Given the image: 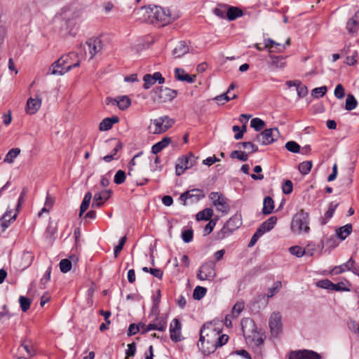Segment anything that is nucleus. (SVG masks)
Here are the masks:
<instances>
[{
	"label": "nucleus",
	"instance_id": "f8f14e48",
	"mask_svg": "<svg viewBox=\"0 0 359 359\" xmlns=\"http://www.w3.org/2000/svg\"><path fill=\"white\" fill-rule=\"evenodd\" d=\"M269 327L273 335L278 334L282 330V317L280 313L273 312L269 318Z\"/></svg>",
	"mask_w": 359,
	"mask_h": 359
},
{
	"label": "nucleus",
	"instance_id": "412c9836",
	"mask_svg": "<svg viewBox=\"0 0 359 359\" xmlns=\"http://www.w3.org/2000/svg\"><path fill=\"white\" fill-rule=\"evenodd\" d=\"M150 133L153 134H161L165 133V127L163 125V119L161 117L152 121V124L149 127Z\"/></svg>",
	"mask_w": 359,
	"mask_h": 359
},
{
	"label": "nucleus",
	"instance_id": "9b49d317",
	"mask_svg": "<svg viewBox=\"0 0 359 359\" xmlns=\"http://www.w3.org/2000/svg\"><path fill=\"white\" fill-rule=\"evenodd\" d=\"M170 337L173 342H179L182 340V323L177 318H174L170 324Z\"/></svg>",
	"mask_w": 359,
	"mask_h": 359
},
{
	"label": "nucleus",
	"instance_id": "0e129e2a",
	"mask_svg": "<svg viewBox=\"0 0 359 359\" xmlns=\"http://www.w3.org/2000/svg\"><path fill=\"white\" fill-rule=\"evenodd\" d=\"M27 189L24 187L22 189V191L20 194V196L18 200V204H17V206H16V211L18 212L21 205H22V203H24V201H25V196L27 195Z\"/></svg>",
	"mask_w": 359,
	"mask_h": 359
},
{
	"label": "nucleus",
	"instance_id": "774afa93",
	"mask_svg": "<svg viewBox=\"0 0 359 359\" xmlns=\"http://www.w3.org/2000/svg\"><path fill=\"white\" fill-rule=\"evenodd\" d=\"M138 332H140L139 325L132 323L129 325L128 330V336L134 335V334H137Z\"/></svg>",
	"mask_w": 359,
	"mask_h": 359
},
{
	"label": "nucleus",
	"instance_id": "ddd939ff",
	"mask_svg": "<svg viewBox=\"0 0 359 359\" xmlns=\"http://www.w3.org/2000/svg\"><path fill=\"white\" fill-rule=\"evenodd\" d=\"M203 197H204V195L203 194L202 191L196 189L183 193L180 196V198L183 201L184 205H187V201L188 200H190L191 203L198 202Z\"/></svg>",
	"mask_w": 359,
	"mask_h": 359
},
{
	"label": "nucleus",
	"instance_id": "4be33fe9",
	"mask_svg": "<svg viewBox=\"0 0 359 359\" xmlns=\"http://www.w3.org/2000/svg\"><path fill=\"white\" fill-rule=\"evenodd\" d=\"M175 78L181 81H186L189 83H192L194 82L196 76H191L188 74H186L184 70L180 68H176L175 69Z\"/></svg>",
	"mask_w": 359,
	"mask_h": 359
},
{
	"label": "nucleus",
	"instance_id": "f704fd0d",
	"mask_svg": "<svg viewBox=\"0 0 359 359\" xmlns=\"http://www.w3.org/2000/svg\"><path fill=\"white\" fill-rule=\"evenodd\" d=\"M359 27V15L356 13L352 18H351L346 25V28L349 32H355Z\"/></svg>",
	"mask_w": 359,
	"mask_h": 359
},
{
	"label": "nucleus",
	"instance_id": "338daca9",
	"mask_svg": "<svg viewBox=\"0 0 359 359\" xmlns=\"http://www.w3.org/2000/svg\"><path fill=\"white\" fill-rule=\"evenodd\" d=\"M21 346L25 349L27 355L30 357H33L36 354V350L32 346L25 344V342L21 344Z\"/></svg>",
	"mask_w": 359,
	"mask_h": 359
},
{
	"label": "nucleus",
	"instance_id": "680f3d73",
	"mask_svg": "<svg viewBox=\"0 0 359 359\" xmlns=\"http://www.w3.org/2000/svg\"><path fill=\"white\" fill-rule=\"evenodd\" d=\"M331 290L342 292V291H349L350 290L345 286V284L343 282H339L336 284L332 283V286Z\"/></svg>",
	"mask_w": 359,
	"mask_h": 359
},
{
	"label": "nucleus",
	"instance_id": "a211bd4d",
	"mask_svg": "<svg viewBox=\"0 0 359 359\" xmlns=\"http://www.w3.org/2000/svg\"><path fill=\"white\" fill-rule=\"evenodd\" d=\"M41 106V99L39 95H36V97H29L26 104L25 111L27 114L33 115L35 114Z\"/></svg>",
	"mask_w": 359,
	"mask_h": 359
},
{
	"label": "nucleus",
	"instance_id": "2eb2a0df",
	"mask_svg": "<svg viewBox=\"0 0 359 359\" xmlns=\"http://www.w3.org/2000/svg\"><path fill=\"white\" fill-rule=\"evenodd\" d=\"M111 191L109 189L102 190L100 192L96 193L94 196L92 207L100 208L104 203L111 197Z\"/></svg>",
	"mask_w": 359,
	"mask_h": 359
},
{
	"label": "nucleus",
	"instance_id": "69168bd1",
	"mask_svg": "<svg viewBox=\"0 0 359 359\" xmlns=\"http://www.w3.org/2000/svg\"><path fill=\"white\" fill-rule=\"evenodd\" d=\"M296 87L297 93L299 97H304L307 95V88L305 86L302 85L300 81L299 82V83H297V86Z\"/></svg>",
	"mask_w": 359,
	"mask_h": 359
},
{
	"label": "nucleus",
	"instance_id": "473e14b6",
	"mask_svg": "<svg viewBox=\"0 0 359 359\" xmlns=\"http://www.w3.org/2000/svg\"><path fill=\"white\" fill-rule=\"evenodd\" d=\"M288 250L290 254L297 257H302L304 255L312 256L313 254V248H308L307 250H306V248H288Z\"/></svg>",
	"mask_w": 359,
	"mask_h": 359
},
{
	"label": "nucleus",
	"instance_id": "6e6d98bb",
	"mask_svg": "<svg viewBox=\"0 0 359 359\" xmlns=\"http://www.w3.org/2000/svg\"><path fill=\"white\" fill-rule=\"evenodd\" d=\"M327 87L322 86L316 88L312 90V95L316 98L323 97L327 93Z\"/></svg>",
	"mask_w": 359,
	"mask_h": 359
},
{
	"label": "nucleus",
	"instance_id": "0eeeda50",
	"mask_svg": "<svg viewBox=\"0 0 359 359\" xmlns=\"http://www.w3.org/2000/svg\"><path fill=\"white\" fill-rule=\"evenodd\" d=\"M153 99L154 101L165 102L174 99L177 94V90L168 88L160 87L156 88L154 91Z\"/></svg>",
	"mask_w": 359,
	"mask_h": 359
},
{
	"label": "nucleus",
	"instance_id": "052dcab7",
	"mask_svg": "<svg viewBox=\"0 0 359 359\" xmlns=\"http://www.w3.org/2000/svg\"><path fill=\"white\" fill-rule=\"evenodd\" d=\"M136 353V344L132 342L128 345V349L126 351V358L128 357H133Z\"/></svg>",
	"mask_w": 359,
	"mask_h": 359
},
{
	"label": "nucleus",
	"instance_id": "1a4fd4ad",
	"mask_svg": "<svg viewBox=\"0 0 359 359\" xmlns=\"http://www.w3.org/2000/svg\"><path fill=\"white\" fill-rule=\"evenodd\" d=\"M209 198L211 200L212 205L218 211L223 213L228 212L229 207L227 204V199L221 193L211 192L209 195Z\"/></svg>",
	"mask_w": 359,
	"mask_h": 359
},
{
	"label": "nucleus",
	"instance_id": "f03ea898",
	"mask_svg": "<svg viewBox=\"0 0 359 359\" xmlns=\"http://www.w3.org/2000/svg\"><path fill=\"white\" fill-rule=\"evenodd\" d=\"M67 57H61L55 61L50 67L47 74L50 75H63L66 72L70 71L74 67L80 65V60L78 59L76 62L72 65H67Z\"/></svg>",
	"mask_w": 359,
	"mask_h": 359
},
{
	"label": "nucleus",
	"instance_id": "f3484780",
	"mask_svg": "<svg viewBox=\"0 0 359 359\" xmlns=\"http://www.w3.org/2000/svg\"><path fill=\"white\" fill-rule=\"evenodd\" d=\"M288 359H320V355L314 351L304 350L292 351Z\"/></svg>",
	"mask_w": 359,
	"mask_h": 359
},
{
	"label": "nucleus",
	"instance_id": "c9c22d12",
	"mask_svg": "<svg viewBox=\"0 0 359 359\" xmlns=\"http://www.w3.org/2000/svg\"><path fill=\"white\" fill-rule=\"evenodd\" d=\"M91 199L92 194L90 192H87L84 196L83 200L80 207L79 217H81L82 215L88 208Z\"/></svg>",
	"mask_w": 359,
	"mask_h": 359
},
{
	"label": "nucleus",
	"instance_id": "c03bdc74",
	"mask_svg": "<svg viewBox=\"0 0 359 359\" xmlns=\"http://www.w3.org/2000/svg\"><path fill=\"white\" fill-rule=\"evenodd\" d=\"M72 261L68 259H62L59 264L60 271L62 273H67L72 269Z\"/></svg>",
	"mask_w": 359,
	"mask_h": 359
},
{
	"label": "nucleus",
	"instance_id": "dca6fc26",
	"mask_svg": "<svg viewBox=\"0 0 359 359\" xmlns=\"http://www.w3.org/2000/svg\"><path fill=\"white\" fill-rule=\"evenodd\" d=\"M86 43L88 47L90 59H92L95 55L98 54L102 49V43L100 38H90Z\"/></svg>",
	"mask_w": 359,
	"mask_h": 359
},
{
	"label": "nucleus",
	"instance_id": "4c0bfd02",
	"mask_svg": "<svg viewBox=\"0 0 359 359\" xmlns=\"http://www.w3.org/2000/svg\"><path fill=\"white\" fill-rule=\"evenodd\" d=\"M213 215V210L211 208H207L197 213L196 217V219L200 220H208Z\"/></svg>",
	"mask_w": 359,
	"mask_h": 359
},
{
	"label": "nucleus",
	"instance_id": "2f4dec72",
	"mask_svg": "<svg viewBox=\"0 0 359 359\" xmlns=\"http://www.w3.org/2000/svg\"><path fill=\"white\" fill-rule=\"evenodd\" d=\"M273 208V200L270 196H266L264 199L262 212L264 215H269L272 212Z\"/></svg>",
	"mask_w": 359,
	"mask_h": 359
},
{
	"label": "nucleus",
	"instance_id": "8fccbe9b",
	"mask_svg": "<svg viewBox=\"0 0 359 359\" xmlns=\"http://www.w3.org/2000/svg\"><path fill=\"white\" fill-rule=\"evenodd\" d=\"M229 93H225L222 95H219L214 98L215 100L222 102V104H224V102H227L231 100H234L237 98V95L236 94H233L232 97H229L228 95Z\"/></svg>",
	"mask_w": 359,
	"mask_h": 359
},
{
	"label": "nucleus",
	"instance_id": "e433bc0d",
	"mask_svg": "<svg viewBox=\"0 0 359 359\" xmlns=\"http://www.w3.org/2000/svg\"><path fill=\"white\" fill-rule=\"evenodd\" d=\"M20 149L19 148H13L6 154L4 162L12 163L14 159L20 154Z\"/></svg>",
	"mask_w": 359,
	"mask_h": 359
},
{
	"label": "nucleus",
	"instance_id": "4d7b16f0",
	"mask_svg": "<svg viewBox=\"0 0 359 359\" xmlns=\"http://www.w3.org/2000/svg\"><path fill=\"white\" fill-rule=\"evenodd\" d=\"M316 285L318 287L331 290L332 286V282H331L330 280H327V279L321 280L316 283Z\"/></svg>",
	"mask_w": 359,
	"mask_h": 359
},
{
	"label": "nucleus",
	"instance_id": "09e8293b",
	"mask_svg": "<svg viewBox=\"0 0 359 359\" xmlns=\"http://www.w3.org/2000/svg\"><path fill=\"white\" fill-rule=\"evenodd\" d=\"M231 158H237L242 161H246L248 159V155L242 151H233L230 154Z\"/></svg>",
	"mask_w": 359,
	"mask_h": 359
},
{
	"label": "nucleus",
	"instance_id": "423d86ee",
	"mask_svg": "<svg viewBox=\"0 0 359 359\" xmlns=\"http://www.w3.org/2000/svg\"><path fill=\"white\" fill-rule=\"evenodd\" d=\"M215 276V264L214 262H208L200 267L196 277L201 280H212Z\"/></svg>",
	"mask_w": 359,
	"mask_h": 359
},
{
	"label": "nucleus",
	"instance_id": "393cba45",
	"mask_svg": "<svg viewBox=\"0 0 359 359\" xmlns=\"http://www.w3.org/2000/svg\"><path fill=\"white\" fill-rule=\"evenodd\" d=\"M269 58L271 60L269 62L270 66L274 69H283L285 67V57L282 56H275V55H269Z\"/></svg>",
	"mask_w": 359,
	"mask_h": 359
},
{
	"label": "nucleus",
	"instance_id": "a878e982",
	"mask_svg": "<svg viewBox=\"0 0 359 359\" xmlns=\"http://www.w3.org/2000/svg\"><path fill=\"white\" fill-rule=\"evenodd\" d=\"M234 222V219H229L223 228L217 233L215 239L222 240L228 236L231 233V223Z\"/></svg>",
	"mask_w": 359,
	"mask_h": 359
},
{
	"label": "nucleus",
	"instance_id": "ea45409f",
	"mask_svg": "<svg viewBox=\"0 0 359 359\" xmlns=\"http://www.w3.org/2000/svg\"><path fill=\"white\" fill-rule=\"evenodd\" d=\"M357 104L358 102L355 97L351 94H348L346 100L345 109L348 111L353 110L356 108Z\"/></svg>",
	"mask_w": 359,
	"mask_h": 359
},
{
	"label": "nucleus",
	"instance_id": "3c124183",
	"mask_svg": "<svg viewBox=\"0 0 359 359\" xmlns=\"http://www.w3.org/2000/svg\"><path fill=\"white\" fill-rule=\"evenodd\" d=\"M194 231L191 229H184L182 231V238L184 243H189L192 241Z\"/></svg>",
	"mask_w": 359,
	"mask_h": 359
},
{
	"label": "nucleus",
	"instance_id": "79ce46f5",
	"mask_svg": "<svg viewBox=\"0 0 359 359\" xmlns=\"http://www.w3.org/2000/svg\"><path fill=\"white\" fill-rule=\"evenodd\" d=\"M54 203V199L50 197V196L48 194L46 199V202L44 204V207L41 209V210L39 212V216L41 217L43 213L48 212L50 208L53 207Z\"/></svg>",
	"mask_w": 359,
	"mask_h": 359
},
{
	"label": "nucleus",
	"instance_id": "a19ab883",
	"mask_svg": "<svg viewBox=\"0 0 359 359\" xmlns=\"http://www.w3.org/2000/svg\"><path fill=\"white\" fill-rule=\"evenodd\" d=\"M244 302H237L232 308L231 316L233 318H236L241 314V313L244 309Z\"/></svg>",
	"mask_w": 359,
	"mask_h": 359
},
{
	"label": "nucleus",
	"instance_id": "f257e3e1",
	"mask_svg": "<svg viewBox=\"0 0 359 359\" xmlns=\"http://www.w3.org/2000/svg\"><path fill=\"white\" fill-rule=\"evenodd\" d=\"M141 13L143 21L158 27H164L175 20L169 9L155 5L143 6Z\"/></svg>",
	"mask_w": 359,
	"mask_h": 359
},
{
	"label": "nucleus",
	"instance_id": "20e7f679",
	"mask_svg": "<svg viewBox=\"0 0 359 359\" xmlns=\"http://www.w3.org/2000/svg\"><path fill=\"white\" fill-rule=\"evenodd\" d=\"M279 136L280 133L278 128H268L258 134L254 140L263 145H267L277 140Z\"/></svg>",
	"mask_w": 359,
	"mask_h": 359
},
{
	"label": "nucleus",
	"instance_id": "de8ad7c7",
	"mask_svg": "<svg viewBox=\"0 0 359 359\" xmlns=\"http://www.w3.org/2000/svg\"><path fill=\"white\" fill-rule=\"evenodd\" d=\"M19 303L20 305V308L23 312H26L29 309L31 305L30 299L25 297L24 296H20L19 298Z\"/></svg>",
	"mask_w": 359,
	"mask_h": 359
},
{
	"label": "nucleus",
	"instance_id": "bf43d9fd",
	"mask_svg": "<svg viewBox=\"0 0 359 359\" xmlns=\"http://www.w3.org/2000/svg\"><path fill=\"white\" fill-rule=\"evenodd\" d=\"M262 231V229H257L256 232L252 236V237L248 244V247H252L253 245H255V243L257 241V240L259 239V238L264 234Z\"/></svg>",
	"mask_w": 359,
	"mask_h": 359
},
{
	"label": "nucleus",
	"instance_id": "c756f323",
	"mask_svg": "<svg viewBox=\"0 0 359 359\" xmlns=\"http://www.w3.org/2000/svg\"><path fill=\"white\" fill-rule=\"evenodd\" d=\"M121 110H126L131 104V100L128 96H121L112 100Z\"/></svg>",
	"mask_w": 359,
	"mask_h": 359
},
{
	"label": "nucleus",
	"instance_id": "39448f33",
	"mask_svg": "<svg viewBox=\"0 0 359 359\" xmlns=\"http://www.w3.org/2000/svg\"><path fill=\"white\" fill-rule=\"evenodd\" d=\"M220 330H217L212 322L205 323L201 330L198 344H199L201 347L205 346L204 344L205 341H207V339H214L218 336Z\"/></svg>",
	"mask_w": 359,
	"mask_h": 359
},
{
	"label": "nucleus",
	"instance_id": "37998d69",
	"mask_svg": "<svg viewBox=\"0 0 359 359\" xmlns=\"http://www.w3.org/2000/svg\"><path fill=\"white\" fill-rule=\"evenodd\" d=\"M207 289L201 286H196L194 290L193 297L196 300H200L205 295Z\"/></svg>",
	"mask_w": 359,
	"mask_h": 359
},
{
	"label": "nucleus",
	"instance_id": "13d9d810",
	"mask_svg": "<svg viewBox=\"0 0 359 359\" xmlns=\"http://www.w3.org/2000/svg\"><path fill=\"white\" fill-rule=\"evenodd\" d=\"M293 189L292 182L287 180L282 185V190L285 194H290L292 193Z\"/></svg>",
	"mask_w": 359,
	"mask_h": 359
},
{
	"label": "nucleus",
	"instance_id": "b1692460",
	"mask_svg": "<svg viewBox=\"0 0 359 359\" xmlns=\"http://www.w3.org/2000/svg\"><path fill=\"white\" fill-rule=\"evenodd\" d=\"M189 52V47L184 41L179 42L172 50V55L175 58L181 57Z\"/></svg>",
	"mask_w": 359,
	"mask_h": 359
},
{
	"label": "nucleus",
	"instance_id": "5fc2aeb1",
	"mask_svg": "<svg viewBox=\"0 0 359 359\" xmlns=\"http://www.w3.org/2000/svg\"><path fill=\"white\" fill-rule=\"evenodd\" d=\"M126 180V173L124 171L119 170L116 172L114 176V182L116 184H121L125 182Z\"/></svg>",
	"mask_w": 359,
	"mask_h": 359
},
{
	"label": "nucleus",
	"instance_id": "e2e57ef3",
	"mask_svg": "<svg viewBox=\"0 0 359 359\" xmlns=\"http://www.w3.org/2000/svg\"><path fill=\"white\" fill-rule=\"evenodd\" d=\"M334 95L338 99H342L345 95L344 88L341 84H338L334 89Z\"/></svg>",
	"mask_w": 359,
	"mask_h": 359
},
{
	"label": "nucleus",
	"instance_id": "9d476101",
	"mask_svg": "<svg viewBox=\"0 0 359 359\" xmlns=\"http://www.w3.org/2000/svg\"><path fill=\"white\" fill-rule=\"evenodd\" d=\"M229 339V336L226 334H222L217 337L216 340L214 339H207V344L211 345V348L205 346L201 347L199 344H198V348L201 350L204 355H209L210 353L215 351L217 347H220L226 344Z\"/></svg>",
	"mask_w": 359,
	"mask_h": 359
},
{
	"label": "nucleus",
	"instance_id": "c85d7f7f",
	"mask_svg": "<svg viewBox=\"0 0 359 359\" xmlns=\"http://www.w3.org/2000/svg\"><path fill=\"white\" fill-rule=\"evenodd\" d=\"M17 213H15L13 216H11V210H7L6 213L3 215L1 219H0V225L1 226L3 231L8 227L10 225L11 221H14L16 219Z\"/></svg>",
	"mask_w": 359,
	"mask_h": 359
},
{
	"label": "nucleus",
	"instance_id": "bb28decb",
	"mask_svg": "<svg viewBox=\"0 0 359 359\" xmlns=\"http://www.w3.org/2000/svg\"><path fill=\"white\" fill-rule=\"evenodd\" d=\"M171 142V138L168 137H164L160 142L156 143L152 146L151 152L154 154L159 153L164 148L168 147Z\"/></svg>",
	"mask_w": 359,
	"mask_h": 359
},
{
	"label": "nucleus",
	"instance_id": "58836bf2",
	"mask_svg": "<svg viewBox=\"0 0 359 359\" xmlns=\"http://www.w3.org/2000/svg\"><path fill=\"white\" fill-rule=\"evenodd\" d=\"M154 323L156 324L158 331L163 332L166 330L167 320L163 316H156Z\"/></svg>",
	"mask_w": 359,
	"mask_h": 359
},
{
	"label": "nucleus",
	"instance_id": "7c9ffc66",
	"mask_svg": "<svg viewBox=\"0 0 359 359\" xmlns=\"http://www.w3.org/2000/svg\"><path fill=\"white\" fill-rule=\"evenodd\" d=\"M276 222L277 217L276 216H272L266 221L264 222L258 229H262V232L265 233L266 232L271 230L274 227V225L276 224Z\"/></svg>",
	"mask_w": 359,
	"mask_h": 359
},
{
	"label": "nucleus",
	"instance_id": "5701e85b",
	"mask_svg": "<svg viewBox=\"0 0 359 359\" xmlns=\"http://www.w3.org/2000/svg\"><path fill=\"white\" fill-rule=\"evenodd\" d=\"M119 118L116 116L104 118L99 125V130L101 131H107L111 129L114 123H118Z\"/></svg>",
	"mask_w": 359,
	"mask_h": 359
},
{
	"label": "nucleus",
	"instance_id": "72a5a7b5",
	"mask_svg": "<svg viewBox=\"0 0 359 359\" xmlns=\"http://www.w3.org/2000/svg\"><path fill=\"white\" fill-rule=\"evenodd\" d=\"M243 15V11L233 6H231L228 8L226 12V17L229 20H234L237 18H239Z\"/></svg>",
	"mask_w": 359,
	"mask_h": 359
},
{
	"label": "nucleus",
	"instance_id": "603ef678",
	"mask_svg": "<svg viewBox=\"0 0 359 359\" xmlns=\"http://www.w3.org/2000/svg\"><path fill=\"white\" fill-rule=\"evenodd\" d=\"M238 144L242 145L243 149H246L249 153H253L258 151L257 146L251 142H243Z\"/></svg>",
	"mask_w": 359,
	"mask_h": 359
},
{
	"label": "nucleus",
	"instance_id": "6ab92c4d",
	"mask_svg": "<svg viewBox=\"0 0 359 359\" xmlns=\"http://www.w3.org/2000/svg\"><path fill=\"white\" fill-rule=\"evenodd\" d=\"M264 48L269 53H281L285 49V45L277 43L273 39H267L264 40Z\"/></svg>",
	"mask_w": 359,
	"mask_h": 359
},
{
	"label": "nucleus",
	"instance_id": "49530a36",
	"mask_svg": "<svg viewBox=\"0 0 359 359\" xmlns=\"http://www.w3.org/2000/svg\"><path fill=\"white\" fill-rule=\"evenodd\" d=\"M312 168V162L311 161H304L299 165V170L302 175H307Z\"/></svg>",
	"mask_w": 359,
	"mask_h": 359
},
{
	"label": "nucleus",
	"instance_id": "cd10ccee",
	"mask_svg": "<svg viewBox=\"0 0 359 359\" xmlns=\"http://www.w3.org/2000/svg\"><path fill=\"white\" fill-rule=\"evenodd\" d=\"M352 232V225L347 224L336 230V236L341 240H345Z\"/></svg>",
	"mask_w": 359,
	"mask_h": 359
},
{
	"label": "nucleus",
	"instance_id": "a18cd8bd",
	"mask_svg": "<svg viewBox=\"0 0 359 359\" xmlns=\"http://www.w3.org/2000/svg\"><path fill=\"white\" fill-rule=\"evenodd\" d=\"M250 126L256 131H260L264 128L265 122L259 118H255L251 120Z\"/></svg>",
	"mask_w": 359,
	"mask_h": 359
},
{
	"label": "nucleus",
	"instance_id": "4468645a",
	"mask_svg": "<svg viewBox=\"0 0 359 359\" xmlns=\"http://www.w3.org/2000/svg\"><path fill=\"white\" fill-rule=\"evenodd\" d=\"M144 85L143 87L144 89H149L153 85H154L157 81L158 83L161 84L165 82V79L162 76L160 72H155L153 75L146 74L143 77Z\"/></svg>",
	"mask_w": 359,
	"mask_h": 359
},
{
	"label": "nucleus",
	"instance_id": "6e6552de",
	"mask_svg": "<svg viewBox=\"0 0 359 359\" xmlns=\"http://www.w3.org/2000/svg\"><path fill=\"white\" fill-rule=\"evenodd\" d=\"M196 160V157L192 153H189L188 155L178 158L175 168L176 175H181L186 170L191 168Z\"/></svg>",
	"mask_w": 359,
	"mask_h": 359
},
{
	"label": "nucleus",
	"instance_id": "7ed1b4c3",
	"mask_svg": "<svg viewBox=\"0 0 359 359\" xmlns=\"http://www.w3.org/2000/svg\"><path fill=\"white\" fill-rule=\"evenodd\" d=\"M291 226L292 229L298 233L309 232V214L301 210L294 215Z\"/></svg>",
	"mask_w": 359,
	"mask_h": 359
},
{
	"label": "nucleus",
	"instance_id": "aec40b11",
	"mask_svg": "<svg viewBox=\"0 0 359 359\" xmlns=\"http://www.w3.org/2000/svg\"><path fill=\"white\" fill-rule=\"evenodd\" d=\"M34 257L32 252L25 250L20 260L19 268H20L21 270H25L28 268L32 264Z\"/></svg>",
	"mask_w": 359,
	"mask_h": 359
},
{
	"label": "nucleus",
	"instance_id": "864d4df0",
	"mask_svg": "<svg viewBox=\"0 0 359 359\" xmlns=\"http://www.w3.org/2000/svg\"><path fill=\"white\" fill-rule=\"evenodd\" d=\"M285 148L289 151L292 152V153H298L300 149L299 145L294 141L287 142L285 144Z\"/></svg>",
	"mask_w": 359,
	"mask_h": 359
}]
</instances>
